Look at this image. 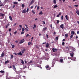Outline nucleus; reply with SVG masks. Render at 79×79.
I'll use <instances>...</instances> for the list:
<instances>
[{"instance_id": "f257e3e1", "label": "nucleus", "mask_w": 79, "mask_h": 79, "mask_svg": "<svg viewBox=\"0 0 79 79\" xmlns=\"http://www.w3.org/2000/svg\"><path fill=\"white\" fill-rule=\"evenodd\" d=\"M49 67H50V66H49V65H46L45 66L46 69H47L48 70H50L51 69L50 68H49L48 69V68Z\"/></svg>"}, {"instance_id": "f03ea898", "label": "nucleus", "mask_w": 79, "mask_h": 79, "mask_svg": "<svg viewBox=\"0 0 79 79\" xmlns=\"http://www.w3.org/2000/svg\"><path fill=\"white\" fill-rule=\"evenodd\" d=\"M12 66L13 68V70L15 71L16 72V67H15V65H12Z\"/></svg>"}, {"instance_id": "7ed1b4c3", "label": "nucleus", "mask_w": 79, "mask_h": 79, "mask_svg": "<svg viewBox=\"0 0 79 79\" xmlns=\"http://www.w3.org/2000/svg\"><path fill=\"white\" fill-rule=\"evenodd\" d=\"M12 66L13 68V70L15 71L16 72V67H15V65H12Z\"/></svg>"}, {"instance_id": "20e7f679", "label": "nucleus", "mask_w": 79, "mask_h": 79, "mask_svg": "<svg viewBox=\"0 0 79 79\" xmlns=\"http://www.w3.org/2000/svg\"><path fill=\"white\" fill-rule=\"evenodd\" d=\"M34 0H32L29 4V6H30L31 5H32V4L34 3Z\"/></svg>"}, {"instance_id": "39448f33", "label": "nucleus", "mask_w": 79, "mask_h": 79, "mask_svg": "<svg viewBox=\"0 0 79 79\" xmlns=\"http://www.w3.org/2000/svg\"><path fill=\"white\" fill-rule=\"evenodd\" d=\"M22 13H26V9H24L22 12Z\"/></svg>"}, {"instance_id": "423d86ee", "label": "nucleus", "mask_w": 79, "mask_h": 79, "mask_svg": "<svg viewBox=\"0 0 79 79\" xmlns=\"http://www.w3.org/2000/svg\"><path fill=\"white\" fill-rule=\"evenodd\" d=\"M4 56H5V54H4V53L2 52V54H1L0 57L1 58H3Z\"/></svg>"}, {"instance_id": "0eeeda50", "label": "nucleus", "mask_w": 79, "mask_h": 79, "mask_svg": "<svg viewBox=\"0 0 79 79\" xmlns=\"http://www.w3.org/2000/svg\"><path fill=\"white\" fill-rule=\"evenodd\" d=\"M26 50V49L25 48L23 49L22 50V53H24V52Z\"/></svg>"}, {"instance_id": "6e6552de", "label": "nucleus", "mask_w": 79, "mask_h": 79, "mask_svg": "<svg viewBox=\"0 0 79 79\" xmlns=\"http://www.w3.org/2000/svg\"><path fill=\"white\" fill-rule=\"evenodd\" d=\"M24 39H23L20 41L19 43L20 44H22V43H23V42H24Z\"/></svg>"}, {"instance_id": "1a4fd4ad", "label": "nucleus", "mask_w": 79, "mask_h": 79, "mask_svg": "<svg viewBox=\"0 0 79 79\" xmlns=\"http://www.w3.org/2000/svg\"><path fill=\"white\" fill-rule=\"evenodd\" d=\"M52 50L53 52H57V49L54 48H53L52 49Z\"/></svg>"}, {"instance_id": "9d476101", "label": "nucleus", "mask_w": 79, "mask_h": 79, "mask_svg": "<svg viewBox=\"0 0 79 79\" xmlns=\"http://www.w3.org/2000/svg\"><path fill=\"white\" fill-rule=\"evenodd\" d=\"M60 28H61V29H64V25L63 24H62L61 25H60Z\"/></svg>"}, {"instance_id": "9b49d317", "label": "nucleus", "mask_w": 79, "mask_h": 79, "mask_svg": "<svg viewBox=\"0 0 79 79\" xmlns=\"http://www.w3.org/2000/svg\"><path fill=\"white\" fill-rule=\"evenodd\" d=\"M47 29V27H46L43 29V31H46Z\"/></svg>"}, {"instance_id": "f8f14e48", "label": "nucleus", "mask_w": 79, "mask_h": 79, "mask_svg": "<svg viewBox=\"0 0 79 79\" xmlns=\"http://www.w3.org/2000/svg\"><path fill=\"white\" fill-rule=\"evenodd\" d=\"M48 47H49V44L48 43H47L46 44V48H48Z\"/></svg>"}, {"instance_id": "ddd939ff", "label": "nucleus", "mask_w": 79, "mask_h": 79, "mask_svg": "<svg viewBox=\"0 0 79 79\" xmlns=\"http://www.w3.org/2000/svg\"><path fill=\"white\" fill-rule=\"evenodd\" d=\"M70 55L71 56H72V57H73V56H74V52H72V53H70Z\"/></svg>"}, {"instance_id": "4468645a", "label": "nucleus", "mask_w": 79, "mask_h": 79, "mask_svg": "<svg viewBox=\"0 0 79 79\" xmlns=\"http://www.w3.org/2000/svg\"><path fill=\"white\" fill-rule=\"evenodd\" d=\"M76 57H72L71 59V60H76Z\"/></svg>"}, {"instance_id": "2eb2a0df", "label": "nucleus", "mask_w": 79, "mask_h": 79, "mask_svg": "<svg viewBox=\"0 0 79 79\" xmlns=\"http://www.w3.org/2000/svg\"><path fill=\"white\" fill-rule=\"evenodd\" d=\"M17 54L18 55H21V56L22 55V53H21V52H20L19 53H18Z\"/></svg>"}, {"instance_id": "dca6fc26", "label": "nucleus", "mask_w": 79, "mask_h": 79, "mask_svg": "<svg viewBox=\"0 0 79 79\" xmlns=\"http://www.w3.org/2000/svg\"><path fill=\"white\" fill-rule=\"evenodd\" d=\"M9 19L10 20V21H13V19H12V17L11 16H10L9 17Z\"/></svg>"}, {"instance_id": "f3484780", "label": "nucleus", "mask_w": 79, "mask_h": 79, "mask_svg": "<svg viewBox=\"0 0 79 79\" xmlns=\"http://www.w3.org/2000/svg\"><path fill=\"white\" fill-rule=\"evenodd\" d=\"M53 2L54 4H56V0H53Z\"/></svg>"}, {"instance_id": "a211bd4d", "label": "nucleus", "mask_w": 79, "mask_h": 79, "mask_svg": "<svg viewBox=\"0 0 79 79\" xmlns=\"http://www.w3.org/2000/svg\"><path fill=\"white\" fill-rule=\"evenodd\" d=\"M13 3H14V5H17V4H18V2H13Z\"/></svg>"}, {"instance_id": "6ab92c4d", "label": "nucleus", "mask_w": 79, "mask_h": 79, "mask_svg": "<svg viewBox=\"0 0 79 79\" xmlns=\"http://www.w3.org/2000/svg\"><path fill=\"white\" fill-rule=\"evenodd\" d=\"M71 34H73V35H74V34H75V32H74V31H71Z\"/></svg>"}, {"instance_id": "aec40b11", "label": "nucleus", "mask_w": 79, "mask_h": 79, "mask_svg": "<svg viewBox=\"0 0 79 79\" xmlns=\"http://www.w3.org/2000/svg\"><path fill=\"white\" fill-rule=\"evenodd\" d=\"M76 13H77V15H78V16H79V10H77Z\"/></svg>"}, {"instance_id": "412c9836", "label": "nucleus", "mask_w": 79, "mask_h": 79, "mask_svg": "<svg viewBox=\"0 0 79 79\" xmlns=\"http://www.w3.org/2000/svg\"><path fill=\"white\" fill-rule=\"evenodd\" d=\"M57 7H58V6H57V5H56L54 6L53 8H57Z\"/></svg>"}, {"instance_id": "4be33fe9", "label": "nucleus", "mask_w": 79, "mask_h": 79, "mask_svg": "<svg viewBox=\"0 0 79 79\" xmlns=\"http://www.w3.org/2000/svg\"><path fill=\"white\" fill-rule=\"evenodd\" d=\"M60 61L61 63H62L63 61V59H60Z\"/></svg>"}, {"instance_id": "5701e85b", "label": "nucleus", "mask_w": 79, "mask_h": 79, "mask_svg": "<svg viewBox=\"0 0 79 79\" xmlns=\"http://www.w3.org/2000/svg\"><path fill=\"white\" fill-rule=\"evenodd\" d=\"M10 56H10L11 59H12L13 58V57H14V56H13V55L11 54Z\"/></svg>"}, {"instance_id": "b1692460", "label": "nucleus", "mask_w": 79, "mask_h": 79, "mask_svg": "<svg viewBox=\"0 0 79 79\" xmlns=\"http://www.w3.org/2000/svg\"><path fill=\"white\" fill-rule=\"evenodd\" d=\"M65 17L67 20H68V15H66L65 16Z\"/></svg>"}, {"instance_id": "393cba45", "label": "nucleus", "mask_w": 79, "mask_h": 79, "mask_svg": "<svg viewBox=\"0 0 79 79\" xmlns=\"http://www.w3.org/2000/svg\"><path fill=\"white\" fill-rule=\"evenodd\" d=\"M36 66H37V67H40V65L38 64H36Z\"/></svg>"}, {"instance_id": "a878e982", "label": "nucleus", "mask_w": 79, "mask_h": 79, "mask_svg": "<svg viewBox=\"0 0 79 79\" xmlns=\"http://www.w3.org/2000/svg\"><path fill=\"white\" fill-rule=\"evenodd\" d=\"M21 63L22 64H24V61L23 60H21Z\"/></svg>"}, {"instance_id": "bb28decb", "label": "nucleus", "mask_w": 79, "mask_h": 79, "mask_svg": "<svg viewBox=\"0 0 79 79\" xmlns=\"http://www.w3.org/2000/svg\"><path fill=\"white\" fill-rule=\"evenodd\" d=\"M9 62V61L7 60L5 62V64H6L8 63Z\"/></svg>"}, {"instance_id": "cd10ccee", "label": "nucleus", "mask_w": 79, "mask_h": 79, "mask_svg": "<svg viewBox=\"0 0 79 79\" xmlns=\"http://www.w3.org/2000/svg\"><path fill=\"white\" fill-rule=\"evenodd\" d=\"M42 14H43V12H42V11H41L39 13V15H42Z\"/></svg>"}, {"instance_id": "c85d7f7f", "label": "nucleus", "mask_w": 79, "mask_h": 79, "mask_svg": "<svg viewBox=\"0 0 79 79\" xmlns=\"http://www.w3.org/2000/svg\"><path fill=\"white\" fill-rule=\"evenodd\" d=\"M60 15H61V12H60L58 15H57V17H59L60 16Z\"/></svg>"}, {"instance_id": "c756f323", "label": "nucleus", "mask_w": 79, "mask_h": 79, "mask_svg": "<svg viewBox=\"0 0 79 79\" xmlns=\"http://www.w3.org/2000/svg\"><path fill=\"white\" fill-rule=\"evenodd\" d=\"M0 16H2V17H3V16H4V14L1 13Z\"/></svg>"}, {"instance_id": "7c9ffc66", "label": "nucleus", "mask_w": 79, "mask_h": 79, "mask_svg": "<svg viewBox=\"0 0 79 79\" xmlns=\"http://www.w3.org/2000/svg\"><path fill=\"white\" fill-rule=\"evenodd\" d=\"M25 29L26 30V32H28V31H29V30H28L27 29L25 28Z\"/></svg>"}, {"instance_id": "2f4dec72", "label": "nucleus", "mask_w": 79, "mask_h": 79, "mask_svg": "<svg viewBox=\"0 0 79 79\" xmlns=\"http://www.w3.org/2000/svg\"><path fill=\"white\" fill-rule=\"evenodd\" d=\"M40 8V7H39V6H38L37 7V10H39V9Z\"/></svg>"}, {"instance_id": "473e14b6", "label": "nucleus", "mask_w": 79, "mask_h": 79, "mask_svg": "<svg viewBox=\"0 0 79 79\" xmlns=\"http://www.w3.org/2000/svg\"><path fill=\"white\" fill-rule=\"evenodd\" d=\"M24 34V31H22L21 33V34Z\"/></svg>"}, {"instance_id": "72a5a7b5", "label": "nucleus", "mask_w": 79, "mask_h": 79, "mask_svg": "<svg viewBox=\"0 0 79 79\" xmlns=\"http://www.w3.org/2000/svg\"><path fill=\"white\" fill-rule=\"evenodd\" d=\"M11 45H12V48H15V45H12V44H11Z\"/></svg>"}, {"instance_id": "f704fd0d", "label": "nucleus", "mask_w": 79, "mask_h": 79, "mask_svg": "<svg viewBox=\"0 0 79 79\" xmlns=\"http://www.w3.org/2000/svg\"><path fill=\"white\" fill-rule=\"evenodd\" d=\"M73 35L72 34L70 36V39H72V38H73Z\"/></svg>"}, {"instance_id": "c9c22d12", "label": "nucleus", "mask_w": 79, "mask_h": 79, "mask_svg": "<svg viewBox=\"0 0 79 79\" xmlns=\"http://www.w3.org/2000/svg\"><path fill=\"white\" fill-rule=\"evenodd\" d=\"M32 13L33 14H35V11H34V10H32Z\"/></svg>"}, {"instance_id": "e433bc0d", "label": "nucleus", "mask_w": 79, "mask_h": 79, "mask_svg": "<svg viewBox=\"0 0 79 79\" xmlns=\"http://www.w3.org/2000/svg\"><path fill=\"white\" fill-rule=\"evenodd\" d=\"M24 30H25L24 28L23 27L22 28V31H24Z\"/></svg>"}, {"instance_id": "4c0bfd02", "label": "nucleus", "mask_w": 79, "mask_h": 79, "mask_svg": "<svg viewBox=\"0 0 79 79\" xmlns=\"http://www.w3.org/2000/svg\"><path fill=\"white\" fill-rule=\"evenodd\" d=\"M29 34H27V35H26V37H27L29 36Z\"/></svg>"}, {"instance_id": "58836bf2", "label": "nucleus", "mask_w": 79, "mask_h": 79, "mask_svg": "<svg viewBox=\"0 0 79 79\" xmlns=\"http://www.w3.org/2000/svg\"><path fill=\"white\" fill-rule=\"evenodd\" d=\"M22 8H24V4H22Z\"/></svg>"}, {"instance_id": "ea45409f", "label": "nucleus", "mask_w": 79, "mask_h": 79, "mask_svg": "<svg viewBox=\"0 0 79 79\" xmlns=\"http://www.w3.org/2000/svg\"><path fill=\"white\" fill-rule=\"evenodd\" d=\"M0 73H5V72L4 71H0Z\"/></svg>"}, {"instance_id": "a19ab883", "label": "nucleus", "mask_w": 79, "mask_h": 79, "mask_svg": "<svg viewBox=\"0 0 79 79\" xmlns=\"http://www.w3.org/2000/svg\"><path fill=\"white\" fill-rule=\"evenodd\" d=\"M61 19L62 20H63V16L62 15L61 17Z\"/></svg>"}, {"instance_id": "79ce46f5", "label": "nucleus", "mask_w": 79, "mask_h": 79, "mask_svg": "<svg viewBox=\"0 0 79 79\" xmlns=\"http://www.w3.org/2000/svg\"><path fill=\"white\" fill-rule=\"evenodd\" d=\"M31 42L28 43V45H31Z\"/></svg>"}, {"instance_id": "37998d69", "label": "nucleus", "mask_w": 79, "mask_h": 79, "mask_svg": "<svg viewBox=\"0 0 79 79\" xmlns=\"http://www.w3.org/2000/svg\"><path fill=\"white\" fill-rule=\"evenodd\" d=\"M60 21H59V20H57V24H58V23H59Z\"/></svg>"}, {"instance_id": "c03bdc74", "label": "nucleus", "mask_w": 79, "mask_h": 79, "mask_svg": "<svg viewBox=\"0 0 79 79\" xmlns=\"http://www.w3.org/2000/svg\"><path fill=\"white\" fill-rule=\"evenodd\" d=\"M56 40H58V37L57 36L56 37Z\"/></svg>"}, {"instance_id": "a18cd8bd", "label": "nucleus", "mask_w": 79, "mask_h": 79, "mask_svg": "<svg viewBox=\"0 0 79 79\" xmlns=\"http://www.w3.org/2000/svg\"><path fill=\"white\" fill-rule=\"evenodd\" d=\"M29 8H27V11H26V12L27 13V12H28V11H29Z\"/></svg>"}, {"instance_id": "49530a36", "label": "nucleus", "mask_w": 79, "mask_h": 79, "mask_svg": "<svg viewBox=\"0 0 79 79\" xmlns=\"http://www.w3.org/2000/svg\"><path fill=\"white\" fill-rule=\"evenodd\" d=\"M19 27L21 28V29L22 28V25H19Z\"/></svg>"}, {"instance_id": "de8ad7c7", "label": "nucleus", "mask_w": 79, "mask_h": 79, "mask_svg": "<svg viewBox=\"0 0 79 79\" xmlns=\"http://www.w3.org/2000/svg\"><path fill=\"white\" fill-rule=\"evenodd\" d=\"M65 36H66V37H68V34H65Z\"/></svg>"}, {"instance_id": "09e8293b", "label": "nucleus", "mask_w": 79, "mask_h": 79, "mask_svg": "<svg viewBox=\"0 0 79 79\" xmlns=\"http://www.w3.org/2000/svg\"><path fill=\"white\" fill-rule=\"evenodd\" d=\"M23 78H24V79H26V77L24 76H23Z\"/></svg>"}, {"instance_id": "8fccbe9b", "label": "nucleus", "mask_w": 79, "mask_h": 79, "mask_svg": "<svg viewBox=\"0 0 79 79\" xmlns=\"http://www.w3.org/2000/svg\"><path fill=\"white\" fill-rule=\"evenodd\" d=\"M43 23L44 24H45V22L44 21H43Z\"/></svg>"}, {"instance_id": "3c124183", "label": "nucleus", "mask_w": 79, "mask_h": 79, "mask_svg": "<svg viewBox=\"0 0 79 79\" xmlns=\"http://www.w3.org/2000/svg\"><path fill=\"white\" fill-rule=\"evenodd\" d=\"M34 27H35H35H36V25H35V24H34Z\"/></svg>"}, {"instance_id": "603ef678", "label": "nucleus", "mask_w": 79, "mask_h": 79, "mask_svg": "<svg viewBox=\"0 0 79 79\" xmlns=\"http://www.w3.org/2000/svg\"><path fill=\"white\" fill-rule=\"evenodd\" d=\"M16 24H17V23H15L14 24V26H15L16 25Z\"/></svg>"}, {"instance_id": "864d4df0", "label": "nucleus", "mask_w": 79, "mask_h": 79, "mask_svg": "<svg viewBox=\"0 0 79 79\" xmlns=\"http://www.w3.org/2000/svg\"><path fill=\"white\" fill-rule=\"evenodd\" d=\"M25 26H26V27L27 28H28V27H27V25H25Z\"/></svg>"}, {"instance_id": "5fc2aeb1", "label": "nucleus", "mask_w": 79, "mask_h": 79, "mask_svg": "<svg viewBox=\"0 0 79 79\" xmlns=\"http://www.w3.org/2000/svg\"><path fill=\"white\" fill-rule=\"evenodd\" d=\"M64 42H63L62 43V45H64Z\"/></svg>"}, {"instance_id": "6e6d98bb", "label": "nucleus", "mask_w": 79, "mask_h": 79, "mask_svg": "<svg viewBox=\"0 0 79 79\" xmlns=\"http://www.w3.org/2000/svg\"><path fill=\"white\" fill-rule=\"evenodd\" d=\"M9 31L10 32V31H11V29L10 28L9 29Z\"/></svg>"}, {"instance_id": "4d7b16f0", "label": "nucleus", "mask_w": 79, "mask_h": 79, "mask_svg": "<svg viewBox=\"0 0 79 79\" xmlns=\"http://www.w3.org/2000/svg\"><path fill=\"white\" fill-rule=\"evenodd\" d=\"M55 34H56V32H54V33H53V35H55Z\"/></svg>"}, {"instance_id": "13d9d810", "label": "nucleus", "mask_w": 79, "mask_h": 79, "mask_svg": "<svg viewBox=\"0 0 79 79\" xmlns=\"http://www.w3.org/2000/svg\"><path fill=\"white\" fill-rule=\"evenodd\" d=\"M15 7V5H14L13 6H12V8H14Z\"/></svg>"}, {"instance_id": "bf43d9fd", "label": "nucleus", "mask_w": 79, "mask_h": 79, "mask_svg": "<svg viewBox=\"0 0 79 79\" xmlns=\"http://www.w3.org/2000/svg\"><path fill=\"white\" fill-rule=\"evenodd\" d=\"M46 37L47 38H48V35L47 34L46 35Z\"/></svg>"}, {"instance_id": "052dcab7", "label": "nucleus", "mask_w": 79, "mask_h": 79, "mask_svg": "<svg viewBox=\"0 0 79 79\" xmlns=\"http://www.w3.org/2000/svg\"><path fill=\"white\" fill-rule=\"evenodd\" d=\"M74 6H76V7H77V6H78V5H75Z\"/></svg>"}, {"instance_id": "680f3d73", "label": "nucleus", "mask_w": 79, "mask_h": 79, "mask_svg": "<svg viewBox=\"0 0 79 79\" xmlns=\"http://www.w3.org/2000/svg\"><path fill=\"white\" fill-rule=\"evenodd\" d=\"M32 61L31 60L30 62H29V63H32Z\"/></svg>"}, {"instance_id": "e2e57ef3", "label": "nucleus", "mask_w": 79, "mask_h": 79, "mask_svg": "<svg viewBox=\"0 0 79 79\" xmlns=\"http://www.w3.org/2000/svg\"><path fill=\"white\" fill-rule=\"evenodd\" d=\"M18 42V41L17 40L15 41V43H16V44H17Z\"/></svg>"}, {"instance_id": "0e129e2a", "label": "nucleus", "mask_w": 79, "mask_h": 79, "mask_svg": "<svg viewBox=\"0 0 79 79\" xmlns=\"http://www.w3.org/2000/svg\"><path fill=\"white\" fill-rule=\"evenodd\" d=\"M14 33V34H16V33H17V31H15Z\"/></svg>"}, {"instance_id": "69168bd1", "label": "nucleus", "mask_w": 79, "mask_h": 79, "mask_svg": "<svg viewBox=\"0 0 79 79\" xmlns=\"http://www.w3.org/2000/svg\"><path fill=\"white\" fill-rule=\"evenodd\" d=\"M36 47L38 48V49H39V47L37 46Z\"/></svg>"}, {"instance_id": "338daca9", "label": "nucleus", "mask_w": 79, "mask_h": 79, "mask_svg": "<svg viewBox=\"0 0 79 79\" xmlns=\"http://www.w3.org/2000/svg\"><path fill=\"white\" fill-rule=\"evenodd\" d=\"M31 9H32V8H33V6H31Z\"/></svg>"}, {"instance_id": "774afa93", "label": "nucleus", "mask_w": 79, "mask_h": 79, "mask_svg": "<svg viewBox=\"0 0 79 79\" xmlns=\"http://www.w3.org/2000/svg\"><path fill=\"white\" fill-rule=\"evenodd\" d=\"M77 34H79V31H77Z\"/></svg>"}]
</instances>
